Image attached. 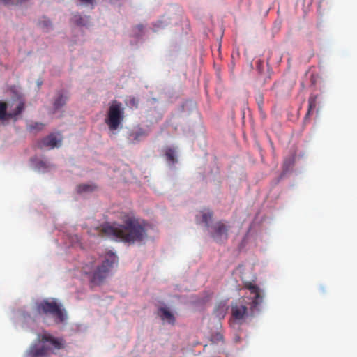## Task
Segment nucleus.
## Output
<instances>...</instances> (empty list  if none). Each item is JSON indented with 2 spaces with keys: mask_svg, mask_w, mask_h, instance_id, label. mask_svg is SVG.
<instances>
[{
  "mask_svg": "<svg viewBox=\"0 0 357 357\" xmlns=\"http://www.w3.org/2000/svg\"><path fill=\"white\" fill-rule=\"evenodd\" d=\"M121 219L123 224H106L97 228L100 236H105L129 244L141 243L147 238V224L145 221L128 213L122 214Z\"/></svg>",
  "mask_w": 357,
  "mask_h": 357,
  "instance_id": "f257e3e1",
  "label": "nucleus"
},
{
  "mask_svg": "<svg viewBox=\"0 0 357 357\" xmlns=\"http://www.w3.org/2000/svg\"><path fill=\"white\" fill-rule=\"evenodd\" d=\"M39 342L32 344L26 351V357H50L55 350L63 349L65 342L45 333L38 335Z\"/></svg>",
  "mask_w": 357,
  "mask_h": 357,
  "instance_id": "f03ea898",
  "label": "nucleus"
},
{
  "mask_svg": "<svg viewBox=\"0 0 357 357\" xmlns=\"http://www.w3.org/2000/svg\"><path fill=\"white\" fill-rule=\"evenodd\" d=\"M117 262V257L111 251L106 255L105 260L100 266L94 268L93 262L91 265H86L84 267V271L86 274L91 275V280L94 284H100L107 277L109 271L113 265Z\"/></svg>",
  "mask_w": 357,
  "mask_h": 357,
  "instance_id": "7ed1b4c3",
  "label": "nucleus"
},
{
  "mask_svg": "<svg viewBox=\"0 0 357 357\" xmlns=\"http://www.w3.org/2000/svg\"><path fill=\"white\" fill-rule=\"evenodd\" d=\"M36 310L40 314L50 315L56 323L63 322L67 318L65 310L55 299H45L36 303Z\"/></svg>",
  "mask_w": 357,
  "mask_h": 357,
  "instance_id": "20e7f679",
  "label": "nucleus"
},
{
  "mask_svg": "<svg viewBox=\"0 0 357 357\" xmlns=\"http://www.w3.org/2000/svg\"><path fill=\"white\" fill-rule=\"evenodd\" d=\"M25 108V102L22 100H13L8 102L0 100V122L8 120L17 121Z\"/></svg>",
  "mask_w": 357,
  "mask_h": 357,
  "instance_id": "39448f33",
  "label": "nucleus"
},
{
  "mask_svg": "<svg viewBox=\"0 0 357 357\" xmlns=\"http://www.w3.org/2000/svg\"><path fill=\"white\" fill-rule=\"evenodd\" d=\"M124 118V109L122 104L116 100L113 101L109 107L105 123L111 131L117 130Z\"/></svg>",
  "mask_w": 357,
  "mask_h": 357,
  "instance_id": "423d86ee",
  "label": "nucleus"
},
{
  "mask_svg": "<svg viewBox=\"0 0 357 357\" xmlns=\"http://www.w3.org/2000/svg\"><path fill=\"white\" fill-rule=\"evenodd\" d=\"M62 137L60 134L51 133L38 142L40 149H52L61 145Z\"/></svg>",
  "mask_w": 357,
  "mask_h": 357,
  "instance_id": "0eeeda50",
  "label": "nucleus"
},
{
  "mask_svg": "<svg viewBox=\"0 0 357 357\" xmlns=\"http://www.w3.org/2000/svg\"><path fill=\"white\" fill-rule=\"evenodd\" d=\"M211 228V236L215 241L220 242L227 239L228 231L230 226L226 225L222 221H218L215 222Z\"/></svg>",
  "mask_w": 357,
  "mask_h": 357,
  "instance_id": "6e6552de",
  "label": "nucleus"
},
{
  "mask_svg": "<svg viewBox=\"0 0 357 357\" xmlns=\"http://www.w3.org/2000/svg\"><path fill=\"white\" fill-rule=\"evenodd\" d=\"M245 287L250 291V294L252 296V307H256L260 305L263 301V296L259 288L251 282L245 283Z\"/></svg>",
  "mask_w": 357,
  "mask_h": 357,
  "instance_id": "1a4fd4ad",
  "label": "nucleus"
},
{
  "mask_svg": "<svg viewBox=\"0 0 357 357\" xmlns=\"http://www.w3.org/2000/svg\"><path fill=\"white\" fill-rule=\"evenodd\" d=\"M247 312V307L242 303H235L231 307V314L234 319L241 320L243 319Z\"/></svg>",
  "mask_w": 357,
  "mask_h": 357,
  "instance_id": "9d476101",
  "label": "nucleus"
},
{
  "mask_svg": "<svg viewBox=\"0 0 357 357\" xmlns=\"http://www.w3.org/2000/svg\"><path fill=\"white\" fill-rule=\"evenodd\" d=\"M319 98L318 95L311 94L308 99V109L307 114L304 117V123H307L311 113L317 109V99Z\"/></svg>",
  "mask_w": 357,
  "mask_h": 357,
  "instance_id": "9b49d317",
  "label": "nucleus"
},
{
  "mask_svg": "<svg viewBox=\"0 0 357 357\" xmlns=\"http://www.w3.org/2000/svg\"><path fill=\"white\" fill-rule=\"evenodd\" d=\"M158 315L163 321H167L171 324L175 323V317L174 314L167 309V307H162L158 310Z\"/></svg>",
  "mask_w": 357,
  "mask_h": 357,
  "instance_id": "f8f14e48",
  "label": "nucleus"
},
{
  "mask_svg": "<svg viewBox=\"0 0 357 357\" xmlns=\"http://www.w3.org/2000/svg\"><path fill=\"white\" fill-rule=\"evenodd\" d=\"M227 312V303L225 302H220L214 309V314L219 319H221L225 317Z\"/></svg>",
  "mask_w": 357,
  "mask_h": 357,
  "instance_id": "ddd939ff",
  "label": "nucleus"
},
{
  "mask_svg": "<svg viewBox=\"0 0 357 357\" xmlns=\"http://www.w3.org/2000/svg\"><path fill=\"white\" fill-rule=\"evenodd\" d=\"M77 192L79 194L85 192H92L98 189V186L94 183H84L77 186Z\"/></svg>",
  "mask_w": 357,
  "mask_h": 357,
  "instance_id": "4468645a",
  "label": "nucleus"
},
{
  "mask_svg": "<svg viewBox=\"0 0 357 357\" xmlns=\"http://www.w3.org/2000/svg\"><path fill=\"white\" fill-rule=\"evenodd\" d=\"M68 99V97L67 95H65L61 92H59L58 96L54 100V109L55 110H58L60 108H61L62 107H63L66 105Z\"/></svg>",
  "mask_w": 357,
  "mask_h": 357,
  "instance_id": "2eb2a0df",
  "label": "nucleus"
},
{
  "mask_svg": "<svg viewBox=\"0 0 357 357\" xmlns=\"http://www.w3.org/2000/svg\"><path fill=\"white\" fill-rule=\"evenodd\" d=\"M202 221L204 222L207 227H209V222L211 221L213 213L209 209H204L201 212Z\"/></svg>",
  "mask_w": 357,
  "mask_h": 357,
  "instance_id": "dca6fc26",
  "label": "nucleus"
},
{
  "mask_svg": "<svg viewBox=\"0 0 357 357\" xmlns=\"http://www.w3.org/2000/svg\"><path fill=\"white\" fill-rule=\"evenodd\" d=\"M165 157L167 160L172 163H175L177 162L175 151L172 148L169 147L165 149Z\"/></svg>",
  "mask_w": 357,
  "mask_h": 357,
  "instance_id": "f3484780",
  "label": "nucleus"
},
{
  "mask_svg": "<svg viewBox=\"0 0 357 357\" xmlns=\"http://www.w3.org/2000/svg\"><path fill=\"white\" fill-rule=\"evenodd\" d=\"M43 128H44V124L42 123H38V122L31 123L29 125H28V126H27L28 130L30 131H33V130L40 131V130H42L43 129Z\"/></svg>",
  "mask_w": 357,
  "mask_h": 357,
  "instance_id": "a211bd4d",
  "label": "nucleus"
},
{
  "mask_svg": "<svg viewBox=\"0 0 357 357\" xmlns=\"http://www.w3.org/2000/svg\"><path fill=\"white\" fill-rule=\"evenodd\" d=\"M256 69L260 75L263 74L265 69V66L262 61L259 60L256 62Z\"/></svg>",
  "mask_w": 357,
  "mask_h": 357,
  "instance_id": "6ab92c4d",
  "label": "nucleus"
},
{
  "mask_svg": "<svg viewBox=\"0 0 357 357\" xmlns=\"http://www.w3.org/2000/svg\"><path fill=\"white\" fill-rule=\"evenodd\" d=\"M222 340H223V336L220 333H217L215 335H213L212 337H211V340L213 342H219V341H222Z\"/></svg>",
  "mask_w": 357,
  "mask_h": 357,
  "instance_id": "aec40b11",
  "label": "nucleus"
},
{
  "mask_svg": "<svg viewBox=\"0 0 357 357\" xmlns=\"http://www.w3.org/2000/svg\"><path fill=\"white\" fill-rule=\"evenodd\" d=\"M94 0H79L80 3L84 6H93Z\"/></svg>",
  "mask_w": 357,
  "mask_h": 357,
  "instance_id": "412c9836",
  "label": "nucleus"
},
{
  "mask_svg": "<svg viewBox=\"0 0 357 357\" xmlns=\"http://www.w3.org/2000/svg\"><path fill=\"white\" fill-rule=\"evenodd\" d=\"M291 165L290 162L285 160L284 162V167L287 169L288 167Z\"/></svg>",
  "mask_w": 357,
  "mask_h": 357,
  "instance_id": "4be33fe9",
  "label": "nucleus"
},
{
  "mask_svg": "<svg viewBox=\"0 0 357 357\" xmlns=\"http://www.w3.org/2000/svg\"><path fill=\"white\" fill-rule=\"evenodd\" d=\"M257 307H258V305H257L256 307H251V310H252V312H254L255 310H258Z\"/></svg>",
  "mask_w": 357,
  "mask_h": 357,
  "instance_id": "5701e85b",
  "label": "nucleus"
},
{
  "mask_svg": "<svg viewBox=\"0 0 357 357\" xmlns=\"http://www.w3.org/2000/svg\"><path fill=\"white\" fill-rule=\"evenodd\" d=\"M132 103H133V104H135V99H134V98H133V99L132 100Z\"/></svg>",
  "mask_w": 357,
  "mask_h": 357,
  "instance_id": "b1692460",
  "label": "nucleus"
}]
</instances>
